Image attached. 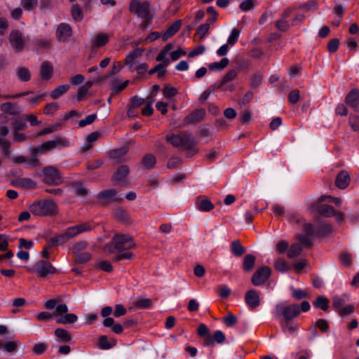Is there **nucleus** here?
<instances>
[{"label":"nucleus","instance_id":"c03bdc74","mask_svg":"<svg viewBox=\"0 0 359 359\" xmlns=\"http://www.w3.org/2000/svg\"><path fill=\"white\" fill-rule=\"evenodd\" d=\"M69 85H61L57 87L55 89L50 92V96L52 99H57L61 97L63 94L67 93L69 89Z\"/></svg>","mask_w":359,"mask_h":359},{"label":"nucleus","instance_id":"864d4df0","mask_svg":"<svg viewBox=\"0 0 359 359\" xmlns=\"http://www.w3.org/2000/svg\"><path fill=\"white\" fill-rule=\"evenodd\" d=\"M88 246V243L86 241H79L73 245L72 250L74 255H76L83 252L82 251L86 250Z\"/></svg>","mask_w":359,"mask_h":359},{"label":"nucleus","instance_id":"052dcab7","mask_svg":"<svg viewBox=\"0 0 359 359\" xmlns=\"http://www.w3.org/2000/svg\"><path fill=\"white\" fill-rule=\"evenodd\" d=\"M79 234L89 232L93 229L92 224L89 222L76 225Z\"/></svg>","mask_w":359,"mask_h":359},{"label":"nucleus","instance_id":"aec40b11","mask_svg":"<svg viewBox=\"0 0 359 359\" xmlns=\"http://www.w3.org/2000/svg\"><path fill=\"white\" fill-rule=\"evenodd\" d=\"M128 151V147L124 146L118 149L111 150L109 151L108 156L111 159L116 161V163H121L126 161L124 156Z\"/></svg>","mask_w":359,"mask_h":359},{"label":"nucleus","instance_id":"2f4dec72","mask_svg":"<svg viewBox=\"0 0 359 359\" xmlns=\"http://www.w3.org/2000/svg\"><path fill=\"white\" fill-rule=\"evenodd\" d=\"M318 213L325 217H330L334 215V208L330 205L319 204L316 208Z\"/></svg>","mask_w":359,"mask_h":359},{"label":"nucleus","instance_id":"13d9d810","mask_svg":"<svg viewBox=\"0 0 359 359\" xmlns=\"http://www.w3.org/2000/svg\"><path fill=\"white\" fill-rule=\"evenodd\" d=\"M48 345L44 342L35 344L32 347V352L35 355H41L47 349Z\"/></svg>","mask_w":359,"mask_h":359},{"label":"nucleus","instance_id":"a878e982","mask_svg":"<svg viewBox=\"0 0 359 359\" xmlns=\"http://www.w3.org/2000/svg\"><path fill=\"white\" fill-rule=\"evenodd\" d=\"M43 149L41 145L38 147L32 148L31 150V158L28 159V165L32 167H37L40 165L38 157L43 153Z\"/></svg>","mask_w":359,"mask_h":359},{"label":"nucleus","instance_id":"680f3d73","mask_svg":"<svg viewBox=\"0 0 359 359\" xmlns=\"http://www.w3.org/2000/svg\"><path fill=\"white\" fill-rule=\"evenodd\" d=\"M135 305L140 309H149L152 306L153 302L150 299H140L135 302Z\"/></svg>","mask_w":359,"mask_h":359},{"label":"nucleus","instance_id":"a19ab883","mask_svg":"<svg viewBox=\"0 0 359 359\" xmlns=\"http://www.w3.org/2000/svg\"><path fill=\"white\" fill-rule=\"evenodd\" d=\"M256 257L252 254L245 256L243 263V269L245 271H250L255 265Z\"/></svg>","mask_w":359,"mask_h":359},{"label":"nucleus","instance_id":"423d86ee","mask_svg":"<svg viewBox=\"0 0 359 359\" xmlns=\"http://www.w3.org/2000/svg\"><path fill=\"white\" fill-rule=\"evenodd\" d=\"M43 175V182L48 185H60L63 182L61 172L54 166H47L42 170Z\"/></svg>","mask_w":359,"mask_h":359},{"label":"nucleus","instance_id":"72a5a7b5","mask_svg":"<svg viewBox=\"0 0 359 359\" xmlns=\"http://www.w3.org/2000/svg\"><path fill=\"white\" fill-rule=\"evenodd\" d=\"M142 53V50L140 48H136L133 51L128 53L125 59V65H128L129 69H131L135 63V58L141 55Z\"/></svg>","mask_w":359,"mask_h":359},{"label":"nucleus","instance_id":"49530a36","mask_svg":"<svg viewBox=\"0 0 359 359\" xmlns=\"http://www.w3.org/2000/svg\"><path fill=\"white\" fill-rule=\"evenodd\" d=\"M229 63V60L226 57L222 58L219 62H215L209 65V69L211 71L222 70Z\"/></svg>","mask_w":359,"mask_h":359},{"label":"nucleus","instance_id":"8fccbe9b","mask_svg":"<svg viewBox=\"0 0 359 359\" xmlns=\"http://www.w3.org/2000/svg\"><path fill=\"white\" fill-rule=\"evenodd\" d=\"M92 255L90 252H83L74 256V260L78 264H85L91 259Z\"/></svg>","mask_w":359,"mask_h":359},{"label":"nucleus","instance_id":"412c9836","mask_svg":"<svg viewBox=\"0 0 359 359\" xmlns=\"http://www.w3.org/2000/svg\"><path fill=\"white\" fill-rule=\"evenodd\" d=\"M351 178L348 172L345 170H341L337 175L335 185L341 189H344L348 187Z\"/></svg>","mask_w":359,"mask_h":359},{"label":"nucleus","instance_id":"4d7b16f0","mask_svg":"<svg viewBox=\"0 0 359 359\" xmlns=\"http://www.w3.org/2000/svg\"><path fill=\"white\" fill-rule=\"evenodd\" d=\"M71 13L73 19L76 21H81L83 18V14L81 8L76 4L72 6Z\"/></svg>","mask_w":359,"mask_h":359},{"label":"nucleus","instance_id":"f8f14e48","mask_svg":"<svg viewBox=\"0 0 359 359\" xmlns=\"http://www.w3.org/2000/svg\"><path fill=\"white\" fill-rule=\"evenodd\" d=\"M97 198L100 205H105L111 201L118 202L122 201V198L121 196H116V191L114 189H109L100 191L97 194Z\"/></svg>","mask_w":359,"mask_h":359},{"label":"nucleus","instance_id":"cd10ccee","mask_svg":"<svg viewBox=\"0 0 359 359\" xmlns=\"http://www.w3.org/2000/svg\"><path fill=\"white\" fill-rule=\"evenodd\" d=\"M98 346L100 349L107 350L111 348L116 344V341L114 339L109 340L105 335H101L98 339Z\"/></svg>","mask_w":359,"mask_h":359},{"label":"nucleus","instance_id":"1a4fd4ad","mask_svg":"<svg viewBox=\"0 0 359 359\" xmlns=\"http://www.w3.org/2000/svg\"><path fill=\"white\" fill-rule=\"evenodd\" d=\"M129 168L126 165H122L117 168L111 177L114 184L126 186L128 184L127 177L129 175Z\"/></svg>","mask_w":359,"mask_h":359},{"label":"nucleus","instance_id":"f257e3e1","mask_svg":"<svg viewBox=\"0 0 359 359\" xmlns=\"http://www.w3.org/2000/svg\"><path fill=\"white\" fill-rule=\"evenodd\" d=\"M29 210L32 214L39 217H52L58 212L57 204L51 200L35 201L29 205Z\"/></svg>","mask_w":359,"mask_h":359},{"label":"nucleus","instance_id":"bf43d9fd","mask_svg":"<svg viewBox=\"0 0 359 359\" xmlns=\"http://www.w3.org/2000/svg\"><path fill=\"white\" fill-rule=\"evenodd\" d=\"M210 22L206 21L205 23L200 25L197 29V34H199L200 39L199 41H201L203 38L205 37V34H208L209 29H210Z\"/></svg>","mask_w":359,"mask_h":359},{"label":"nucleus","instance_id":"79ce46f5","mask_svg":"<svg viewBox=\"0 0 359 359\" xmlns=\"http://www.w3.org/2000/svg\"><path fill=\"white\" fill-rule=\"evenodd\" d=\"M55 335L60 339V342L67 343L71 341V334L63 328H57L55 332Z\"/></svg>","mask_w":359,"mask_h":359},{"label":"nucleus","instance_id":"39448f33","mask_svg":"<svg viewBox=\"0 0 359 359\" xmlns=\"http://www.w3.org/2000/svg\"><path fill=\"white\" fill-rule=\"evenodd\" d=\"M27 271L31 273H36L42 278H46L48 275H53L57 273L56 269L50 262L43 259L38 261L32 268L27 269Z\"/></svg>","mask_w":359,"mask_h":359},{"label":"nucleus","instance_id":"f03ea898","mask_svg":"<svg viewBox=\"0 0 359 359\" xmlns=\"http://www.w3.org/2000/svg\"><path fill=\"white\" fill-rule=\"evenodd\" d=\"M165 140L180 150L190 149L197 144L195 137L187 131L180 132L177 134L167 135Z\"/></svg>","mask_w":359,"mask_h":359},{"label":"nucleus","instance_id":"5fc2aeb1","mask_svg":"<svg viewBox=\"0 0 359 359\" xmlns=\"http://www.w3.org/2000/svg\"><path fill=\"white\" fill-rule=\"evenodd\" d=\"M238 322L237 317L232 313H229L226 316L223 318V323L229 327H233Z\"/></svg>","mask_w":359,"mask_h":359},{"label":"nucleus","instance_id":"6e6552de","mask_svg":"<svg viewBox=\"0 0 359 359\" xmlns=\"http://www.w3.org/2000/svg\"><path fill=\"white\" fill-rule=\"evenodd\" d=\"M113 243L114 244V248L118 252L133 249L136 246L133 238L126 234H116L114 236Z\"/></svg>","mask_w":359,"mask_h":359},{"label":"nucleus","instance_id":"473e14b6","mask_svg":"<svg viewBox=\"0 0 359 359\" xmlns=\"http://www.w3.org/2000/svg\"><path fill=\"white\" fill-rule=\"evenodd\" d=\"M78 317L74 313H65L56 319V323L58 324H72L76 322Z\"/></svg>","mask_w":359,"mask_h":359},{"label":"nucleus","instance_id":"338daca9","mask_svg":"<svg viewBox=\"0 0 359 359\" xmlns=\"http://www.w3.org/2000/svg\"><path fill=\"white\" fill-rule=\"evenodd\" d=\"M177 93V88L170 86H166L164 87L163 90V94L165 97L166 98H171L176 95Z\"/></svg>","mask_w":359,"mask_h":359},{"label":"nucleus","instance_id":"bb28decb","mask_svg":"<svg viewBox=\"0 0 359 359\" xmlns=\"http://www.w3.org/2000/svg\"><path fill=\"white\" fill-rule=\"evenodd\" d=\"M114 216L116 219L124 224H130L131 219L127 210L118 208L114 211Z\"/></svg>","mask_w":359,"mask_h":359},{"label":"nucleus","instance_id":"9d476101","mask_svg":"<svg viewBox=\"0 0 359 359\" xmlns=\"http://www.w3.org/2000/svg\"><path fill=\"white\" fill-rule=\"evenodd\" d=\"M9 41L15 52H21L24 49L25 39L20 31L12 30L9 35Z\"/></svg>","mask_w":359,"mask_h":359},{"label":"nucleus","instance_id":"7c9ffc66","mask_svg":"<svg viewBox=\"0 0 359 359\" xmlns=\"http://www.w3.org/2000/svg\"><path fill=\"white\" fill-rule=\"evenodd\" d=\"M13 184L25 189H35L36 183L30 178H20L13 182Z\"/></svg>","mask_w":359,"mask_h":359},{"label":"nucleus","instance_id":"e2e57ef3","mask_svg":"<svg viewBox=\"0 0 359 359\" xmlns=\"http://www.w3.org/2000/svg\"><path fill=\"white\" fill-rule=\"evenodd\" d=\"M96 267L105 272H111L113 266L110 262L104 260L101 261L96 264Z\"/></svg>","mask_w":359,"mask_h":359},{"label":"nucleus","instance_id":"603ef678","mask_svg":"<svg viewBox=\"0 0 359 359\" xmlns=\"http://www.w3.org/2000/svg\"><path fill=\"white\" fill-rule=\"evenodd\" d=\"M274 266L276 270L280 272H286L290 269L287 262L283 259H278L275 263Z\"/></svg>","mask_w":359,"mask_h":359},{"label":"nucleus","instance_id":"b1692460","mask_svg":"<svg viewBox=\"0 0 359 359\" xmlns=\"http://www.w3.org/2000/svg\"><path fill=\"white\" fill-rule=\"evenodd\" d=\"M0 109L4 113L11 115H18L21 112V109L17 103H13L10 102L2 104Z\"/></svg>","mask_w":359,"mask_h":359},{"label":"nucleus","instance_id":"6e6d98bb","mask_svg":"<svg viewBox=\"0 0 359 359\" xmlns=\"http://www.w3.org/2000/svg\"><path fill=\"white\" fill-rule=\"evenodd\" d=\"M58 109L59 105L57 102H50L44 107L43 112L46 115H53Z\"/></svg>","mask_w":359,"mask_h":359},{"label":"nucleus","instance_id":"dca6fc26","mask_svg":"<svg viewBox=\"0 0 359 359\" xmlns=\"http://www.w3.org/2000/svg\"><path fill=\"white\" fill-rule=\"evenodd\" d=\"M345 102L355 111L359 110V90L352 89L346 96Z\"/></svg>","mask_w":359,"mask_h":359},{"label":"nucleus","instance_id":"de8ad7c7","mask_svg":"<svg viewBox=\"0 0 359 359\" xmlns=\"http://www.w3.org/2000/svg\"><path fill=\"white\" fill-rule=\"evenodd\" d=\"M332 231V228L329 224H321L316 232V236L319 237H325L329 235Z\"/></svg>","mask_w":359,"mask_h":359},{"label":"nucleus","instance_id":"0e129e2a","mask_svg":"<svg viewBox=\"0 0 359 359\" xmlns=\"http://www.w3.org/2000/svg\"><path fill=\"white\" fill-rule=\"evenodd\" d=\"M61 128H62V125L60 123L54 124V125H52L51 126H49V127L42 129L41 130H40L38 133L37 135H43L46 134L53 133L57 130H60Z\"/></svg>","mask_w":359,"mask_h":359},{"label":"nucleus","instance_id":"7ed1b4c3","mask_svg":"<svg viewBox=\"0 0 359 359\" xmlns=\"http://www.w3.org/2000/svg\"><path fill=\"white\" fill-rule=\"evenodd\" d=\"M276 317L280 320H292L300 314L299 306L297 304H286L280 302L276 306Z\"/></svg>","mask_w":359,"mask_h":359},{"label":"nucleus","instance_id":"393cba45","mask_svg":"<svg viewBox=\"0 0 359 359\" xmlns=\"http://www.w3.org/2000/svg\"><path fill=\"white\" fill-rule=\"evenodd\" d=\"M182 25V20H177L172 23L163 34L162 38L163 41H167L168 39L174 36L180 29Z\"/></svg>","mask_w":359,"mask_h":359},{"label":"nucleus","instance_id":"774afa93","mask_svg":"<svg viewBox=\"0 0 359 359\" xmlns=\"http://www.w3.org/2000/svg\"><path fill=\"white\" fill-rule=\"evenodd\" d=\"M217 293L222 298H227L231 293V289L225 285H220L217 287Z\"/></svg>","mask_w":359,"mask_h":359},{"label":"nucleus","instance_id":"c756f323","mask_svg":"<svg viewBox=\"0 0 359 359\" xmlns=\"http://www.w3.org/2000/svg\"><path fill=\"white\" fill-rule=\"evenodd\" d=\"M15 74L18 79L22 82H27L31 79V73L28 68L18 67L15 69Z\"/></svg>","mask_w":359,"mask_h":359},{"label":"nucleus","instance_id":"58836bf2","mask_svg":"<svg viewBox=\"0 0 359 359\" xmlns=\"http://www.w3.org/2000/svg\"><path fill=\"white\" fill-rule=\"evenodd\" d=\"M71 187L74 189V192L79 196H86L88 194V190L80 182H72Z\"/></svg>","mask_w":359,"mask_h":359},{"label":"nucleus","instance_id":"0eeeda50","mask_svg":"<svg viewBox=\"0 0 359 359\" xmlns=\"http://www.w3.org/2000/svg\"><path fill=\"white\" fill-rule=\"evenodd\" d=\"M129 11L138 18H146L151 15L150 2L149 1L132 0L129 4Z\"/></svg>","mask_w":359,"mask_h":359},{"label":"nucleus","instance_id":"f3484780","mask_svg":"<svg viewBox=\"0 0 359 359\" xmlns=\"http://www.w3.org/2000/svg\"><path fill=\"white\" fill-rule=\"evenodd\" d=\"M206 113L205 110L203 109H198L194 110L193 112L187 115L184 119V122L186 124L189 123H197L201 122L205 117Z\"/></svg>","mask_w":359,"mask_h":359},{"label":"nucleus","instance_id":"e433bc0d","mask_svg":"<svg viewBox=\"0 0 359 359\" xmlns=\"http://www.w3.org/2000/svg\"><path fill=\"white\" fill-rule=\"evenodd\" d=\"M231 252L236 257H241L245 252V248L239 240L233 241L231 243Z\"/></svg>","mask_w":359,"mask_h":359},{"label":"nucleus","instance_id":"6ab92c4d","mask_svg":"<svg viewBox=\"0 0 359 359\" xmlns=\"http://www.w3.org/2000/svg\"><path fill=\"white\" fill-rule=\"evenodd\" d=\"M196 207L199 211L209 212L214 208L215 205L205 196H199L196 201Z\"/></svg>","mask_w":359,"mask_h":359},{"label":"nucleus","instance_id":"c85d7f7f","mask_svg":"<svg viewBox=\"0 0 359 359\" xmlns=\"http://www.w3.org/2000/svg\"><path fill=\"white\" fill-rule=\"evenodd\" d=\"M141 163L147 169H153L156 163V158L153 154H147L142 157Z\"/></svg>","mask_w":359,"mask_h":359},{"label":"nucleus","instance_id":"2eb2a0df","mask_svg":"<svg viewBox=\"0 0 359 359\" xmlns=\"http://www.w3.org/2000/svg\"><path fill=\"white\" fill-rule=\"evenodd\" d=\"M225 339L226 337L224 334L220 330H217L214 332L212 336L210 334L203 339V345L205 346H214L215 342L222 344L224 342Z\"/></svg>","mask_w":359,"mask_h":359},{"label":"nucleus","instance_id":"09e8293b","mask_svg":"<svg viewBox=\"0 0 359 359\" xmlns=\"http://www.w3.org/2000/svg\"><path fill=\"white\" fill-rule=\"evenodd\" d=\"M302 251V246L298 243H294L290 246L287 251V257L290 259L299 256Z\"/></svg>","mask_w":359,"mask_h":359},{"label":"nucleus","instance_id":"a18cd8bd","mask_svg":"<svg viewBox=\"0 0 359 359\" xmlns=\"http://www.w3.org/2000/svg\"><path fill=\"white\" fill-rule=\"evenodd\" d=\"M34 43L37 48L50 49L52 48V40L47 38L36 39Z\"/></svg>","mask_w":359,"mask_h":359},{"label":"nucleus","instance_id":"4468645a","mask_svg":"<svg viewBox=\"0 0 359 359\" xmlns=\"http://www.w3.org/2000/svg\"><path fill=\"white\" fill-rule=\"evenodd\" d=\"M72 35V27L69 24L61 23L56 30L57 39L60 42H65Z\"/></svg>","mask_w":359,"mask_h":359},{"label":"nucleus","instance_id":"9b49d317","mask_svg":"<svg viewBox=\"0 0 359 359\" xmlns=\"http://www.w3.org/2000/svg\"><path fill=\"white\" fill-rule=\"evenodd\" d=\"M269 267L264 266L258 269L252 276V283L255 286L263 285L271 275Z\"/></svg>","mask_w":359,"mask_h":359},{"label":"nucleus","instance_id":"f704fd0d","mask_svg":"<svg viewBox=\"0 0 359 359\" xmlns=\"http://www.w3.org/2000/svg\"><path fill=\"white\" fill-rule=\"evenodd\" d=\"M79 235L76 225L68 227L65 231L61 233V240L67 243L70 239Z\"/></svg>","mask_w":359,"mask_h":359},{"label":"nucleus","instance_id":"c9c22d12","mask_svg":"<svg viewBox=\"0 0 359 359\" xmlns=\"http://www.w3.org/2000/svg\"><path fill=\"white\" fill-rule=\"evenodd\" d=\"M169 64V60H165L163 62L158 64L154 68L151 69L149 71V74L150 75L154 74L155 73L158 74V78L163 77L166 74V69H164Z\"/></svg>","mask_w":359,"mask_h":359},{"label":"nucleus","instance_id":"a211bd4d","mask_svg":"<svg viewBox=\"0 0 359 359\" xmlns=\"http://www.w3.org/2000/svg\"><path fill=\"white\" fill-rule=\"evenodd\" d=\"M238 74V71L236 69H231L226 73V74L224 76L221 83L218 86V88L221 89L222 90H233V86H225V85L230 82L231 81L233 80Z\"/></svg>","mask_w":359,"mask_h":359},{"label":"nucleus","instance_id":"ddd939ff","mask_svg":"<svg viewBox=\"0 0 359 359\" xmlns=\"http://www.w3.org/2000/svg\"><path fill=\"white\" fill-rule=\"evenodd\" d=\"M245 302L251 310L257 309L261 302L259 292L254 289L248 290L245 294Z\"/></svg>","mask_w":359,"mask_h":359},{"label":"nucleus","instance_id":"5701e85b","mask_svg":"<svg viewBox=\"0 0 359 359\" xmlns=\"http://www.w3.org/2000/svg\"><path fill=\"white\" fill-rule=\"evenodd\" d=\"M109 41V37L107 34L100 33L95 36L91 40V46L93 49L102 47L107 45Z\"/></svg>","mask_w":359,"mask_h":359},{"label":"nucleus","instance_id":"3c124183","mask_svg":"<svg viewBox=\"0 0 359 359\" xmlns=\"http://www.w3.org/2000/svg\"><path fill=\"white\" fill-rule=\"evenodd\" d=\"M297 239L299 241L298 244L302 246V248H310L312 245L310 236L300 233L297 236Z\"/></svg>","mask_w":359,"mask_h":359},{"label":"nucleus","instance_id":"4c0bfd02","mask_svg":"<svg viewBox=\"0 0 359 359\" xmlns=\"http://www.w3.org/2000/svg\"><path fill=\"white\" fill-rule=\"evenodd\" d=\"M280 323L284 332L288 331L290 334H293L299 329V325L292 320H280Z\"/></svg>","mask_w":359,"mask_h":359},{"label":"nucleus","instance_id":"69168bd1","mask_svg":"<svg viewBox=\"0 0 359 359\" xmlns=\"http://www.w3.org/2000/svg\"><path fill=\"white\" fill-rule=\"evenodd\" d=\"M182 163V160L181 158L178 156H172L168 160L167 163V168L168 169H174L177 168Z\"/></svg>","mask_w":359,"mask_h":359},{"label":"nucleus","instance_id":"4be33fe9","mask_svg":"<svg viewBox=\"0 0 359 359\" xmlns=\"http://www.w3.org/2000/svg\"><path fill=\"white\" fill-rule=\"evenodd\" d=\"M53 74V66L49 61H43L40 67V76L42 80L48 81Z\"/></svg>","mask_w":359,"mask_h":359},{"label":"nucleus","instance_id":"20e7f679","mask_svg":"<svg viewBox=\"0 0 359 359\" xmlns=\"http://www.w3.org/2000/svg\"><path fill=\"white\" fill-rule=\"evenodd\" d=\"M349 301V296L347 294L342 295H334L332 297V307L337 313L343 317L348 316L354 312L355 306L352 304H347Z\"/></svg>","mask_w":359,"mask_h":359},{"label":"nucleus","instance_id":"ea45409f","mask_svg":"<svg viewBox=\"0 0 359 359\" xmlns=\"http://www.w3.org/2000/svg\"><path fill=\"white\" fill-rule=\"evenodd\" d=\"M100 136V133L99 132H93L89 134L86 137L87 144L82 147V151L85 152L90 149L93 147V144L98 139Z\"/></svg>","mask_w":359,"mask_h":359},{"label":"nucleus","instance_id":"37998d69","mask_svg":"<svg viewBox=\"0 0 359 359\" xmlns=\"http://www.w3.org/2000/svg\"><path fill=\"white\" fill-rule=\"evenodd\" d=\"M313 306L323 311H327L329 307V299L323 296H318L313 302Z\"/></svg>","mask_w":359,"mask_h":359}]
</instances>
